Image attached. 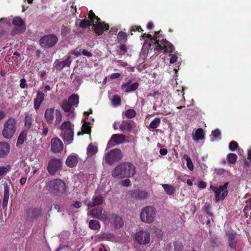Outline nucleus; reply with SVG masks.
I'll return each instance as SVG.
<instances>
[{"label":"nucleus","mask_w":251,"mask_h":251,"mask_svg":"<svg viewBox=\"0 0 251 251\" xmlns=\"http://www.w3.org/2000/svg\"><path fill=\"white\" fill-rule=\"evenodd\" d=\"M203 210L204 211V212L210 217H212L213 216V213L210 211V210H209V207L207 206H205L203 207Z\"/></svg>","instance_id":"nucleus-61"},{"label":"nucleus","mask_w":251,"mask_h":251,"mask_svg":"<svg viewBox=\"0 0 251 251\" xmlns=\"http://www.w3.org/2000/svg\"><path fill=\"white\" fill-rule=\"evenodd\" d=\"M174 245V251H183V247L181 243L175 242Z\"/></svg>","instance_id":"nucleus-51"},{"label":"nucleus","mask_w":251,"mask_h":251,"mask_svg":"<svg viewBox=\"0 0 251 251\" xmlns=\"http://www.w3.org/2000/svg\"><path fill=\"white\" fill-rule=\"evenodd\" d=\"M78 163V158L76 155H71L69 156L66 160V164L70 168L75 167Z\"/></svg>","instance_id":"nucleus-28"},{"label":"nucleus","mask_w":251,"mask_h":251,"mask_svg":"<svg viewBox=\"0 0 251 251\" xmlns=\"http://www.w3.org/2000/svg\"><path fill=\"white\" fill-rule=\"evenodd\" d=\"M122 184L125 186H129L130 185V181L129 179H126L122 181Z\"/></svg>","instance_id":"nucleus-64"},{"label":"nucleus","mask_w":251,"mask_h":251,"mask_svg":"<svg viewBox=\"0 0 251 251\" xmlns=\"http://www.w3.org/2000/svg\"><path fill=\"white\" fill-rule=\"evenodd\" d=\"M90 214L92 217L99 220H105L107 219L105 211L100 206L92 209L90 211Z\"/></svg>","instance_id":"nucleus-15"},{"label":"nucleus","mask_w":251,"mask_h":251,"mask_svg":"<svg viewBox=\"0 0 251 251\" xmlns=\"http://www.w3.org/2000/svg\"><path fill=\"white\" fill-rule=\"evenodd\" d=\"M71 31V29L68 27L63 25L61 28V34L62 36H66Z\"/></svg>","instance_id":"nucleus-49"},{"label":"nucleus","mask_w":251,"mask_h":251,"mask_svg":"<svg viewBox=\"0 0 251 251\" xmlns=\"http://www.w3.org/2000/svg\"><path fill=\"white\" fill-rule=\"evenodd\" d=\"M162 186L164 189L166 194L168 195H173L176 192V189L175 187L172 185L168 184H162Z\"/></svg>","instance_id":"nucleus-33"},{"label":"nucleus","mask_w":251,"mask_h":251,"mask_svg":"<svg viewBox=\"0 0 251 251\" xmlns=\"http://www.w3.org/2000/svg\"><path fill=\"white\" fill-rule=\"evenodd\" d=\"M183 158L186 161V165L188 169L190 171H192L194 170V165L192 162V161L190 157L188 156L187 154H185L183 156Z\"/></svg>","instance_id":"nucleus-44"},{"label":"nucleus","mask_w":251,"mask_h":251,"mask_svg":"<svg viewBox=\"0 0 251 251\" xmlns=\"http://www.w3.org/2000/svg\"><path fill=\"white\" fill-rule=\"evenodd\" d=\"M47 186L50 193L55 195L63 193L66 188L65 182L60 179H53L50 180Z\"/></svg>","instance_id":"nucleus-6"},{"label":"nucleus","mask_w":251,"mask_h":251,"mask_svg":"<svg viewBox=\"0 0 251 251\" xmlns=\"http://www.w3.org/2000/svg\"><path fill=\"white\" fill-rule=\"evenodd\" d=\"M160 122V119L158 117H156L151 122L149 127L151 129H155L159 126Z\"/></svg>","instance_id":"nucleus-40"},{"label":"nucleus","mask_w":251,"mask_h":251,"mask_svg":"<svg viewBox=\"0 0 251 251\" xmlns=\"http://www.w3.org/2000/svg\"><path fill=\"white\" fill-rule=\"evenodd\" d=\"M27 216L32 220L38 218L41 213V210L38 208L32 207L26 211Z\"/></svg>","instance_id":"nucleus-21"},{"label":"nucleus","mask_w":251,"mask_h":251,"mask_svg":"<svg viewBox=\"0 0 251 251\" xmlns=\"http://www.w3.org/2000/svg\"><path fill=\"white\" fill-rule=\"evenodd\" d=\"M103 201L104 199L101 195L96 193L93 197L92 201H90L87 204L88 209L96 205L102 204Z\"/></svg>","instance_id":"nucleus-20"},{"label":"nucleus","mask_w":251,"mask_h":251,"mask_svg":"<svg viewBox=\"0 0 251 251\" xmlns=\"http://www.w3.org/2000/svg\"><path fill=\"white\" fill-rule=\"evenodd\" d=\"M50 150L53 153L61 152L63 150V144L58 137L53 138L50 142Z\"/></svg>","instance_id":"nucleus-16"},{"label":"nucleus","mask_w":251,"mask_h":251,"mask_svg":"<svg viewBox=\"0 0 251 251\" xmlns=\"http://www.w3.org/2000/svg\"><path fill=\"white\" fill-rule=\"evenodd\" d=\"M139 28H141L140 26H137V25L132 26L131 27L130 30L131 35H133L132 32H135L136 31H138Z\"/></svg>","instance_id":"nucleus-62"},{"label":"nucleus","mask_w":251,"mask_h":251,"mask_svg":"<svg viewBox=\"0 0 251 251\" xmlns=\"http://www.w3.org/2000/svg\"><path fill=\"white\" fill-rule=\"evenodd\" d=\"M62 161L60 159L54 158L51 159L47 167V170L51 175H54L58 171L62 168Z\"/></svg>","instance_id":"nucleus-12"},{"label":"nucleus","mask_w":251,"mask_h":251,"mask_svg":"<svg viewBox=\"0 0 251 251\" xmlns=\"http://www.w3.org/2000/svg\"><path fill=\"white\" fill-rule=\"evenodd\" d=\"M120 49L122 51H123L122 53H120V54H121V55H124L125 54L127 51V47L126 46V45L124 44H122L120 47Z\"/></svg>","instance_id":"nucleus-54"},{"label":"nucleus","mask_w":251,"mask_h":251,"mask_svg":"<svg viewBox=\"0 0 251 251\" xmlns=\"http://www.w3.org/2000/svg\"><path fill=\"white\" fill-rule=\"evenodd\" d=\"M72 206L76 209H78L81 207L82 203L79 201H75L74 203L72 204Z\"/></svg>","instance_id":"nucleus-58"},{"label":"nucleus","mask_w":251,"mask_h":251,"mask_svg":"<svg viewBox=\"0 0 251 251\" xmlns=\"http://www.w3.org/2000/svg\"><path fill=\"white\" fill-rule=\"evenodd\" d=\"M198 187L201 189L205 188L206 187V183L203 181H200L199 182Z\"/></svg>","instance_id":"nucleus-63"},{"label":"nucleus","mask_w":251,"mask_h":251,"mask_svg":"<svg viewBox=\"0 0 251 251\" xmlns=\"http://www.w3.org/2000/svg\"><path fill=\"white\" fill-rule=\"evenodd\" d=\"M156 216V211L155 208L151 206H146L144 207L140 213L141 221L145 223L151 224L155 220Z\"/></svg>","instance_id":"nucleus-5"},{"label":"nucleus","mask_w":251,"mask_h":251,"mask_svg":"<svg viewBox=\"0 0 251 251\" xmlns=\"http://www.w3.org/2000/svg\"><path fill=\"white\" fill-rule=\"evenodd\" d=\"M89 227L94 230H97L100 228V224L98 221L96 220H91L89 223Z\"/></svg>","instance_id":"nucleus-38"},{"label":"nucleus","mask_w":251,"mask_h":251,"mask_svg":"<svg viewBox=\"0 0 251 251\" xmlns=\"http://www.w3.org/2000/svg\"><path fill=\"white\" fill-rule=\"evenodd\" d=\"M57 251H71V248L69 246H60Z\"/></svg>","instance_id":"nucleus-55"},{"label":"nucleus","mask_w":251,"mask_h":251,"mask_svg":"<svg viewBox=\"0 0 251 251\" xmlns=\"http://www.w3.org/2000/svg\"><path fill=\"white\" fill-rule=\"evenodd\" d=\"M10 170L11 167L9 165H0V179H1V176L5 175Z\"/></svg>","instance_id":"nucleus-41"},{"label":"nucleus","mask_w":251,"mask_h":251,"mask_svg":"<svg viewBox=\"0 0 251 251\" xmlns=\"http://www.w3.org/2000/svg\"><path fill=\"white\" fill-rule=\"evenodd\" d=\"M72 105L68 101V100H64L62 102L61 107L65 112H69L71 111Z\"/></svg>","instance_id":"nucleus-39"},{"label":"nucleus","mask_w":251,"mask_h":251,"mask_svg":"<svg viewBox=\"0 0 251 251\" xmlns=\"http://www.w3.org/2000/svg\"><path fill=\"white\" fill-rule=\"evenodd\" d=\"M204 134L202 128H199L196 130L194 135H193V139L194 141H199L203 139Z\"/></svg>","instance_id":"nucleus-31"},{"label":"nucleus","mask_w":251,"mask_h":251,"mask_svg":"<svg viewBox=\"0 0 251 251\" xmlns=\"http://www.w3.org/2000/svg\"><path fill=\"white\" fill-rule=\"evenodd\" d=\"M136 173L135 166L130 162H122L117 165L112 171L113 177L117 178L130 177Z\"/></svg>","instance_id":"nucleus-2"},{"label":"nucleus","mask_w":251,"mask_h":251,"mask_svg":"<svg viewBox=\"0 0 251 251\" xmlns=\"http://www.w3.org/2000/svg\"><path fill=\"white\" fill-rule=\"evenodd\" d=\"M12 24L14 25L15 28L12 31V35L15 34H21L25 30V25L23 19L20 17H17L13 19Z\"/></svg>","instance_id":"nucleus-13"},{"label":"nucleus","mask_w":251,"mask_h":251,"mask_svg":"<svg viewBox=\"0 0 251 251\" xmlns=\"http://www.w3.org/2000/svg\"><path fill=\"white\" fill-rule=\"evenodd\" d=\"M126 139V136L122 134H113L110 140L108 141V146L111 147L116 145L122 144L124 142Z\"/></svg>","instance_id":"nucleus-18"},{"label":"nucleus","mask_w":251,"mask_h":251,"mask_svg":"<svg viewBox=\"0 0 251 251\" xmlns=\"http://www.w3.org/2000/svg\"><path fill=\"white\" fill-rule=\"evenodd\" d=\"M237 155L235 153H230L227 155L228 162L231 164H235L237 160Z\"/></svg>","instance_id":"nucleus-43"},{"label":"nucleus","mask_w":251,"mask_h":251,"mask_svg":"<svg viewBox=\"0 0 251 251\" xmlns=\"http://www.w3.org/2000/svg\"><path fill=\"white\" fill-rule=\"evenodd\" d=\"M98 152V147L93 144H90L87 148V153L88 155H93Z\"/></svg>","instance_id":"nucleus-35"},{"label":"nucleus","mask_w":251,"mask_h":251,"mask_svg":"<svg viewBox=\"0 0 251 251\" xmlns=\"http://www.w3.org/2000/svg\"><path fill=\"white\" fill-rule=\"evenodd\" d=\"M131 196L136 199L143 200L148 198L150 194L145 190H135L132 193Z\"/></svg>","instance_id":"nucleus-23"},{"label":"nucleus","mask_w":251,"mask_h":251,"mask_svg":"<svg viewBox=\"0 0 251 251\" xmlns=\"http://www.w3.org/2000/svg\"><path fill=\"white\" fill-rule=\"evenodd\" d=\"M45 96L43 93L37 92L36 97L34 100V108L36 111L40 108L41 104L45 99Z\"/></svg>","instance_id":"nucleus-24"},{"label":"nucleus","mask_w":251,"mask_h":251,"mask_svg":"<svg viewBox=\"0 0 251 251\" xmlns=\"http://www.w3.org/2000/svg\"><path fill=\"white\" fill-rule=\"evenodd\" d=\"M119 129L123 132L130 131L132 129V125L130 121L125 120L119 125Z\"/></svg>","instance_id":"nucleus-29"},{"label":"nucleus","mask_w":251,"mask_h":251,"mask_svg":"<svg viewBox=\"0 0 251 251\" xmlns=\"http://www.w3.org/2000/svg\"><path fill=\"white\" fill-rule=\"evenodd\" d=\"M122 88H126L125 92L127 93L136 90L139 87V83L138 82H134L130 83V82H127L122 86Z\"/></svg>","instance_id":"nucleus-30"},{"label":"nucleus","mask_w":251,"mask_h":251,"mask_svg":"<svg viewBox=\"0 0 251 251\" xmlns=\"http://www.w3.org/2000/svg\"><path fill=\"white\" fill-rule=\"evenodd\" d=\"M81 53L83 55L86 56L88 57H90L92 56V53H91L90 52H89L84 49H83L81 50Z\"/></svg>","instance_id":"nucleus-59"},{"label":"nucleus","mask_w":251,"mask_h":251,"mask_svg":"<svg viewBox=\"0 0 251 251\" xmlns=\"http://www.w3.org/2000/svg\"><path fill=\"white\" fill-rule=\"evenodd\" d=\"M96 15L92 10H90L88 13V18L90 20L84 19L82 20H77L75 23L76 26H79L80 27L85 28L92 25L93 22H95L94 18Z\"/></svg>","instance_id":"nucleus-14"},{"label":"nucleus","mask_w":251,"mask_h":251,"mask_svg":"<svg viewBox=\"0 0 251 251\" xmlns=\"http://www.w3.org/2000/svg\"><path fill=\"white\" fill-rule=\"evenodd\" d=\"M219 244L220 242L217 238H211L209 241V244L213 249L218 248Z\"/></svg>","instance_id":"nucleus-45"},{"label":"nucleus","mask_w":251,"mask_h":251,"mask_svg":"<svg viewBox=\"0 0 251 251\" xmlns=\"http://www.w3.org/2000/svg\"><path fill=\"white\" fill-rule=\"evenodd\" d=\"M81 129L82 132L85 134H90L91 132V127L89 126V123H85L83 124Z\"/></svg>","instance_id":"nucleus-46"},{"label":"nucleus","mask_w":251,"mask_h":251,"mask_svg":"<svg viewBox=\"0 0 251 251\" xmlns=\"http://www.w3.org/2000/svg\"><path fill=\"white\" fill-rule=\"evenodd\" d=\"M32 121L31 115L29 113L26 114L24 120L25 127L28 129L30 128L32 125Z\"/></svg>","instance_id":"nucleus-37"},{"label":"nucleus","mask_w":251,"mask_h":251,"mask_svg":"<svg viewBox=\"0 0 251 251\" xmlns=\"http://www.w3.org/2000/svg\"><path fill=\"white\" fill-rule=\"evenodd\" d=\"M10 145L6 142H0V158L5 157L10 151Z\"/></svg>","instance_id":"nucleus-25"},{"label":"nucleus","mask_w":251,"mask_h":251,"mask_svg":"<svg viewBox=\"0 0 251 251\" xmlns=\"http://www.w3.org/2000/svg\"><path fill=\"white\" fill-rule=\"evenodd\" d=\"M60 129L62 131H73L74 125L70 121H65L62 124Z\"/></svg>","instance_id":"nucleus-32"},{"label":"nucleus","mask_w":251,"mask_h":251,"mask_svg":"<svg viewBox=\"0 0 251 251\" xmlns=\"http://www.w3.org/2000/svg\"><path fill=\"white\" fill-rule=\"evenodd\" d=\"M20 86L22 89H24V88L27 87V85L26 84V79H25L23 78L20 80Z\"/></svg>","instance_id":"nucleus-57"},{"label":"nucleus","mask_w":251,"mask_h":251,"mask_svg":"<svg viewBox=\"0 0 251 251\" xmlns=\"http://www.w3.org/2000/svg\"><path fill=\"white\" fill-rule=\"evenodd\" d=\"M95 22L93 23V30L97 35H101L104 31H107L109 29V25L108 24L101 21L100 18L96 15L94 18Z\"/></svg>","instance_id":"nucleus-10"},{"label":"nucleus","mask_w":251,"mask_h":251,"mask_svg":"<svg viewBox=\"0 0 251 251\" xmlns=\"http://www.w3.org/2000/svg\"><path fill=\"white\" fill-rule=\"evenodd\" d=\"M122 157L121 151L118 149H115L105 154V161L109 165H112L118 161Z\"/></svg>","instance_id":"nucleus-9"},{"label":"nucleus","mask_w":251,"mask_h":251,"mask_svg":"<svg viewBox=\"0 0 251 251\" xmlns=\"http://www.w3.org/2000/svg\"><path fill=\"white\" fill-rule=\"evenodd\" d=\"M228 237V242L229 246L231 249H235L237 244V240L236 239V234L235 233L231 232L226 233Z\"/></svg>","instance_id":"nucleus-26"},{"label":"nucleus","mask_w":251,"mask_h":251,"mask_svg":"<svg viewBox=\"0 0 251 251\" xmlns=\"http://www.w3.org/2000/svg\"><path fill=\"white\" fill-rule=\"evenodd\" d=\"M58 60H57L55 61V67L57 70H62L65 67H69L72 63V57L69 55L65 59V60L58 62Z\"/></svg>","instance_id":"nucleus-19"},{"label":"nucleus","mask_w":251,"mask_h":251,"mask_svg":"<svg viewBox=\"0 0 251 251\" xmlns=\"http://www.w3.org/2000/svg\"><path fill=\"white\" fill-rule=\"evenodd\" d=\"M61 137L63 141L68 145L73 143L74 140V131H62L61 133Z\"/></svg>","instance_id":"nucleus-22"},{"label":"nucleus","mask_w":251,"mask_h":251,"mask_svg":"<svg viewBox=\"0 0 251 251\" xmlns=\"http://www.w3.org/2000/svg\"><path fill=\"white\" fill-rule=\"evenodd\" d=\"M9 191H10V187L8 185V184H6L4 185V195L3 199L2 201V207L3 209H6L7 206V204L8 202L9 197Z\"/></svg>","instance_id":"nucleus-27"},{"label":"nucleus","mask_w":251,"mask_h":251,"mask_svg":"<svg viewBox=\"0 0 251 251\" xmlns=\"http://www.w3.org/2000/svg\"><path fill=\"white\" fill-rule=\"evenodd\" d=\"M55 116V120L54 125H59L62 120V113L60 110L54 109L53 108H47L45 112L44 117L46 121L49 124H52L53 123L54 117Z\"/></svg>","instance_id":"nucleus-4"},{"label":"nucleus","mask_w":251,"mask_h":251,"mask_svg":"<svg viewBox=\"0 0 251 251\" xmlns=\"http://www.w3.org/2000/svg\"><path fill=\"white\" fill-rule=\"evenodd\" d=\"M18 121L12 116L6 119L3 125L2 135L7 139H11L16 133L18 127Z\"/></svg>","instance_id":"nucleus-3"},{"label":"nucleus","mask_w":251,"mask_h":251,"mask_svg":"<svg viewBox=\"0 0 251 251\" xmlns=\"http://www.w3.org/2000/svg\"><path fill=\"white\" fill-rule=\"evenodd\" d=\"M228 182H226L223 185L219 187L211 185L210 189L215 193L214 201L218 202L220 201H223L228 194L227 187Z\"/></svg>","instance_id":"nucleus-7"},{"label":"nucleus","mask_w":251,"mask_h":251,"mask_svg":"<svg viewBox=\"0 0 251 251\" xmlns=\"http://www.w3.org/2000/svg\"><path fill=\"white\" fill-rule=\"evenodd\" d=\"M128 35L124 31H121L118 32L117 39L118 42L121 43H125L127 40Z\"/></svg>","instance_id":"nucleus-34"},{"label":"nucleus","mask_w":251,"mask_h":251,"mask_svg":"<svg viewBox=\"0 0 251 251\" xmlns=\"http://www.w3.org/2000/svg\"><path fill=\"white\" fill-rule=\"evenodd\" d=\"M109 221L115 228L119 229L123 226L124 221L119 215L112 213L109 215Z\"/></svg>","instance_id":"nucleus-17"},{"label":"nucleus","mask_w":251,"mask_h":251,"mask_svg":"<svg viewBox=\"0 0 251 251\" xmlns=\"http://www.w3.org/2000/svg\"><path fill=\"white\" fill-rule=\"evenodd\" d=\"M112 102L114 105H120L121 103V99L120 97L117 95L113 96Z\"/></svg>","instance_id":"nucleus-48"},{"label":"nucleus","mask_w":251,"mask_h":251,"mask_svg":"<svg viewBox=\"0 0 251 251\" xmlns=\"http://www.w3.org/2000/svg\"><path fill=\"white\" fill-rule=\"evenodd\" d=\"M57 37L53 34L45 35L39 40L40 46L45 49H50L54 47L58 42Z\"/></svg>","instance_id":"nucleus-8"},{"label":"nucleus","mask_w":251,"mask_h":251,"mask_svg":"<svg viewBox=\"0 0 251 251\" xmlns=\"http://www.w3.org/2000/svg\"><path fill=\"white\" fill-rule=\"evenodd\" d=\"M26 137V133L24 131H22L20 135H19V137L17 139V141L16 143V146L17 147H18L19 146H20L22 145Z\"/></svg>","instance_id":"nucleus-42"},{"label":"nucleus","mask_w":251,"mask_h":251,"mask_svg":"<svg viewBox=\"0 0 251 251\" xmlns=\"http://www.w3.org/2000/svg\"><path fill=\"white\" fill-rule=\"evenodd\" d=\"M161 30L155 31L152 37L151 34L144 33L141 37L143 39L147 38L149 40V46L151 44L154 45V51L156 56L161 52L164 53H172L175 50V48L172 44L164 38L163 35L161 34Z\"/></svg>","instance_id":"nucleus-1"},{"label":"nucleus","mask_w":251,"mask_h":251,"mask_svg":"<svg viewBox=\"0 0 251 251\" xmlns=\"http://www.w3.org/2000/svg\"><path fill=\"white\" fill-rule=\"evenodd\" d=\"M68 100L72 106H77L79 103V97L77 95L73 94Z\"/></svg>","instance_id":"nucleus-36"},{"label":"nucleus","mask_w":251,"mask_h":251,"mask_svg":"<svg viewBox=\"0 0 251 251\" xmlns=\"http://www.w3.org/2000/svg\"><path fill=\"white\" fill-rule=\"evenodd\" d=\"M221 132L220 130L218 128L212 131V135L214 136L215 138H219L221 139Z\"/></svg>","instance_id":"nucleus-53"},{"label":"nucleus","mask_w":251,"mask_h":251,"mask_svg":"<svg viewBox=\"0 0 251 251\" xmlns=\"http://www.w3.org/2000/svg\"><path fill=\"white\" fill-rule=\"evenodd\" d=\"M120 76H121V74L120 73H115L112 74L110 75V78L111 79H116V78H118L119 77H120Z\"/></svg>","instance_id":"nucleus-60"},{"label":"nucleus","mask_w":251,"mask_h":251,"mask_svg":"<svg viewBox=\"0 0 251 251\" xmlns=\"http://www.w3.org/2000/svg\"><path fill=\"white\" fill-rule=\"evenodd\" d=\"M238 147V143L235 141H232L229 144V149L231 151H235Z\"/></svg>","instance_id":"nucleus-50"},{"label":"nucleus","mask_w":251,"mask_h":251,"mask_svg":"<svg viewBox=\"0 0 251 251\" xmlns=\"http://www.w3.org/2000/svg\"><path fill=\"white\" fill-rule=\"evenodd\" d=\"M169 56H172L170 60V63L171 64H173L177 61L178 57L176 55L170 54Z\"/></svg>","instance_id":"nucleus-56"},{"label":"nucleus","mask_w":251,"mask_h":251,"mask_svg":"<svg viewBox=\"0 0 251 251\" xmlns=\"http://www.w3.org/2000/svg\"><path fill=\"white\" fill-rule=\"evenodd\" d=\"M125 116L128 118H133L136 116V112L134 109H128L125 112Z\"/></svg>","instance_id":"nucleus-47"},{"label":"nucleus","mask_w":251,"mask_h":251,"mask_svg":"<svg viewBox=\"0 0 251 251\" xmlns=\"http://www.w3.org/2000/svg\"><path fill=\"white\" fill-rule=\"evenodd\" d=\"M42 132L41 135L43 137H45L48 135V132H49V128L48 126L46 124L43 123L42 124Z\"/></svg>","instance_id":"nucleus-52"},{"label":"nucleus","mask_w":251,"mask_h":251,"mask_svg":"<svg viewBox=\"0 0 251 251\" xmlns=\"http://www.w3.org/2000/svg\"><path fill=\"white\" fill-rule=\"evenodd\" d=\"M134 239L140 245H146L150 242V233L147 231L141 230L134 234Z\"/></svg>","instance_id":"nucleus-11"}]
</instances>
